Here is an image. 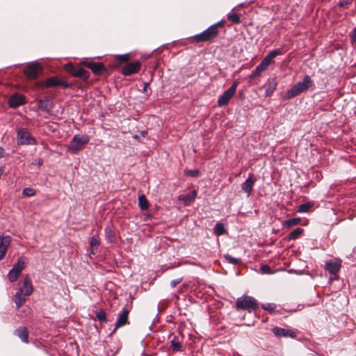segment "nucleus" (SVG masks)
<instances>
[{
  "mask_svg": "<svg viewBox=\"0 0 356 356\" xmlns=\"http://www.w3.org/2000/svg\"><path fill=\"white\" fill-rule=\"evenodd\" d=\"M134 138H138V136H137V135H135V136H134Z\"/></svg>",
  "mask_w": 356,
  "mask_h": 356,
  "instance_id": "nucleus-54",
  "label": "nucleus"
},
{
  "mask_svg": "<svg viewBox=\"0 0 356 356\" xmlns=\"http://www.w3.org/2000/svg\"><path fill=\"white\" fill-rule=\"evenodd\" d=\"M238 86V82L234 81L232 86L226 90L219 97L218 99V106H224L227 104L231 98L234 95L236 88Z\"/></svg>",
  "mask_w": 356,
  "mask_h": 356,
  "instance_id": "nucleus-6",
  "label": "nucleus"
},
{
  "mask_svg": "<svg viewBox=\"0 0 356 356\" xmlns=\"http://www.w3.org/2000/svg\"><path fill=\"white\" fill-rule=\"evenodd\" d=\"M224 257L229 263L234 264V265L238 264L241 262V259L233 257L228 254H225Z\"/></svg>",
  "mask_w": 356,
  "mask_h": 356,
  "instance_id": "nucleus-35",
  "label": "nucleus"
},
{
  "mask_svg": "<svg viewBox=\"0 0 356 356\" xmlns=\"http://www.w3.org/2000/svg\"><path fill=\"white\" fill-rule=\"evenodd\" d=\"M8 105L10 108H16L25 103L24 96L16 92L8 99Z\"/></svg>",
  "mask_w": 356,
  "mask_h": 356,
  "instance_id": "nucleus-12",
  "label": "nucleus"
},
{
  "mask_svg": "<svg viewBox=\"0 0 356 356\" xmlns=\"http://www.w3.org/2000/svg\"><path fill=\"white\" fill-rule=\"evenodd\" d=\"M38 106L42 111L49 113L52 108V103L49 97H45L38 102Z\"/></svg>",
  "mask_w": 356,
  "mask_h": 356,
  "instance_id": "nucleus-18",
  "label": "nucleus"
},
{
  "mask_svg": "<svg viewBox=\"0 0 356 356\" xmlns=\"http://www.w3.org/2000/svg\"><path fill=\"white\" fill-rule=\"evenodd\" d=\"M17 139L18 145H20L36 144V140L26 129H20L17 131Z\"/></svg>",
  "mask_w": 356,
  "mask_h": 356,
  "instance_id": "nucleus-7",
  "label": "nucleus"
},
{
  "mask_svg": "<svg viewBox=\"0 0 356 356\" xmlns=\"http://www.w3.org/2000/svg\"><path fill=\"white\" fill-rule=\"evenodd\" d=\"M341 268L339 261H329L325 263V270L332 275H336Z\"/></svg>",
  "mask_w": 356,
  "mask_h": 356,
  "instance_id": "nucleus-16",
  "label": "nucleus"
},
{
  "mask_svg": "<svg viewBox=\"0 0 356 356\" xmlns=\"http://www.w3.org/2000/svg\"><path fill=\"white\" fill-rule=\"evenodd\" d=\"M272 62L271 58H270L268 54L266 56V57L262 60V61L260 63V64L266 70L268 66Z\"/></svg>",
  "mask_w": 356,
  "mask_h": 356,
  "instance_id": "nucleus-41",
  "label": "nucleus"
},
{
  "mask_svg": "<svg viewBox=\"0 0 356 356\" xmlns=\"http://www.w3.org/2000/svg\"><path fill=\"white\" fill-rule=\"evenodd\" d=\"M42 163H43V161L40 159H38L35 160L34 162H33V164H35V165H38L39 166L42 165Z\"/></svg>",
  "mask_w": 356,
  "mask_h": 356,
  "instance_id": "nucleus-48",
  "label": "nucleus"
},
{
  "mask_svg": "<svg viewBox=\"0 0 356 356\" xmlns=\"http://www.w3.org/2000/svg\"><path fill=\"white\" fill-rule=\"evenodd\" d=\"M261 307L266 311L273 312L275 310V309L276 308V305L274 303L268 302V303L263 304L261 305Z\"/></svg>",
  "mask_w": 356,
  "mask_h": 356,
  "instance_id": "nucleus-38",
  "label": "nucleus"
},
{
  "mask_svg": "<svg viewBox=\"0 0 356 356\" xmlns=\"http://www.w3.org/2000/svg\"><path fill=\"white\" fill-rule=\"evenodd\" d=\"M138 206L142 211H147L149 209V202L143 194L138 196Z\"/></svg>",
  "mask_w": 356,
  "mask_h": 356,
  "instance_id": "nucleus-23",
  "label": "nucleus"
},
{
  "mask_svg": "<svg viewBox=\"0 0 356 356\" xmlns=\"http://www.w3.org/2000/svg\"><path fill=\"white\" fill-rule=\"evenodd\" d=\"M100 244V241L98 235L93 236L90 241V245L91 248H97Z\"/></svg>",
  "mask_w": 356,
  "mask_h": 356,
  "instance_id": "nucleus-37",
  "label": "nucleus"
},
{
  "mask_svg": "<svg viewBox=\"0 0 356 356\" xmlns=\"http://www.w3.org/2000/svg\"><path fill=\"white\" fill-rule=\"evenodd\" d=\"M19 275H20L19 272H18L17 270H15V268H12L8 273V280L11 282H14L17 281Z\"/></svg>",
  "mask_w": 356,
  "mask_h": 356,
  "instance_id": "nucleus-27",
  "label": "nucleus"
},
{
  "mask_svg": "<svg viewBox=\"0 0 356 356\" xmlns=\"http://www.w3.org/2000/svg\"><path fill=\"white\" fill-rule=\"evenodd\" d=\"M33 291V287L31 281L28 275L23 279L22 284H19L18 292L22 293L24 296H30Z\"/></svg>",
  "mask_w": 356,
  "mask_h": 356,
  "instance_id": "nucleus-8",
  "label": "nucleus"
},
{
  "mask_svg": "<svg viewBox=\"0 0 356 356\" xmlns=\"http://www.w3.org/2000/svg\"><path fill=\"white\" fill-rule=\"evenodd\" d=\"M15 334L21 339V340L24 343L29 342V332L27 328L24 326H21L18 327L15 331Z\"/></svg>",
  "mask_w": 356,
  "mask_h": 356,
  "instance_id": "nucleus-19",
  "label": "nucleus"
},
{
  "mask_svg": "<svg viewBox=\"0 0 356 356\" xmlns=\"http://www.w3.org/2000/svg\"><path fill=\"white\" fill-rule=\"evenodd\" d=\"M254 182L255 179L252 177V176L250 175L248 179L243 183L241 188L242 190L247 193V197L250 196Z\"/></svg>",
  "mask_w": 356,
  "mask_h": 356,
  "instance_id": "nucleus-15",
  "label": "nucleus"
},
{
  "mask_svg": "<svg viewBox=\"0 0 356 356\" xmlns=\"http://www.w3.org/2000/svg\"><path fill=\"white\" fill-rule=\"evenodd\" d=\"M105 232V237L107 242L110 243H115L116 241V236L114 231L110 227H106L104 229Z\"/></svg>",
  "mask_w": 356,
  "mask_h": 356,
  "instance_id": "nucleus-20",
  "label": "nucleus"
},
{
  "mask_svg": "<svg viewBox=\"0 0 356 356\" xmlns=\"http://www.w3.org/2000/svg\"><path fill=\"white\" fill-rule=\"evenodd\" d=\"M129 314V310L127 308H123V309L119 313L113 332H115L119 327L129 323L128 320Z\"/></svg>",
  "mask_w": 356,
  "mask_h": 356,
  "instance_id": "nucleus-9",
  "label": "nucleus"
},
{
  "mask_svg": "<svg viewBox=\"0 0 356 356\" xmlns=\"http://www.w3.org/2000/svg\"><path fill=\"white\" fill-rule=\"evenodd\" d=\"M303 232V229L298 227L293 230L288 236L289 240H295L298 238Z\"/></svg>",
  "mask_w": 356,
  "mask_h": 356,
  "instance_id": "nucleus-28",
  "label": "nucleus"
},
{
  "mask_svg": "<svg viewBox=\"0 0 356 356\" xmlns=\"http://www.w3.org/2000/svg\"><path fill=\"white\" fill-rule=\"evenodd\" d=\"M70 72L74 76L83 80H87L90 77V72L83 67L72 66Z\"/></svg>",
  "mask_w": 356,
  "mask_h": 356,
  "instance_id": "nucleus-14",
  "label": "nucleus"
},
{
  "mask_svg": "<svg viewBox=\"0 0 356 356\" xmlns=\"http://www.w3.org/2000/svg\"><path fill=\"white\" fill-rule=\"evenodd\" d=\"M352 40L356 42V26L354 28L352 32Z\"/></svg>",
  "mask_w": 356,
  "mask_h": 356,
  "instance_id": "nucleus-47",
  "label": "nucleus"
},
{
  "mask_svg": "<svg viewBox=\"0 0 356 356\" xmlns=\"http://www.w3.org/2000/svg\"><path fill=\"white\" fill-rule=\"evenodd\" d=\"M90 140V137L87 135L76 134L74 136L68 146V151L71 154L78 153L83 146Z\"/></svg>",
  "mask_w": 356,
  "mask_h": 356,
  "instance_id": "nucleus-3",
  "label": "nucleus"
},
{
  "mask_svg": "<svg viewBox=\"0 0 356 356\" xmlns=\"http://www.w3.org/2000/svg\"><path fill=\"white\" fill-rule=\"evenodd\" d=\"M26 300V299L22 293L18 291L15 293L14 296V301L17 309L21 307L25 303Z\"/></svg>",
  "mask_w": 356,
  "mask_h": 356,
  "instance_id": "nucleus-21",
  "label": "nucleus"
},
{
  "mask_svg": "<svg viewBox=\"0 0 356 356\" xmlns=\"http://www.w3.org/2000/svg\"><path fill=\"white\" fill-rule=\"evenodd\" d=\"M195 196H196V191H193L191 193L184 195L183 197L181 198V200L182 201H184L186 204H189V203L193 202L195 199Z\"/></svg>",
  "mask_w": 356,
  "mask_h": 356,
  "instance_id": "nucleus-25",
  "label": "nucleus"
},
{
  "mask_svg": "<svg viewBox=\"0 0 356 356\" xmlns=\"http://www.w3.org/2000/svg\"><path fill=\"white\" fill-rule=\"evenodd\" d=\"M96 318L100 323H106L107 321L106 312L103 309L99 310L96 313Z\"/></svg>",
  "mask_w": 356,
  "mask_h": 356,
  "instance_id": "nucleus-32",
  "label": "nucleus"
},
{
  "mask_svg": "<svg viewBox=\"0 0 356 356\" xmlns=\"http://www.w3.org/2000/svg\"><path fill=\"white\" fill-rule=\"evenodd\" d=\"M129 59V54H123V55H120V60H121V61H122V62H126V61H127Z\"/></svg>",
  "mask_w": 356,
  "mask_h": 356,
  "instance_id": "nucleus-44",
  "label": "nucleus"
},
{
  "mask_svg": "<svg viewBox=\"0 0 356 356\" xmlns=\"http://www.w3.org/2000/svg\"><path fill=\"white\" fill-rule=\"evenodd\" d=\"M141 67V63L140 61H134L127 63L122 69V74L124 76H129L138 72Z\"/></svg>",
  "mask_w": 356,
  "mask_h": 356,
  "instance_id": "nucleus-10",
  "label": "nucleus"
},
{
  "mask_svg": "<svg viewBox=\"0 0 356 356\" xmlns=\"http://www.w3.org/2000/svg\"><path fill=\"white\" fill-rule=\"evenodd\" d=\"M241 16L236 13H229L227 15V19L231 21L233 24H238L240 23Z\"/></svg>",
  "mask_w": 356,
  "mask_h": 356,
  "instance_id": "nucleus-33",
  "label": "nucleus"
},
{
  "mask_svg": "<svg viewBox=\"0 0 356 356\" xmlns=\"http://www.w3.org/2000/svg\"><path fill=\"white\" fill-rule=\"evenodd\" d=\"M301 219L300 218H293L284 220L282 222V225L284 227L289 228L293 226L297 225L300 223Z\"/></svg>",
  "mask_w": 356,
  "mask_h": 356,
  "instance_id": "nucleus-24",
  "label": "nucleus"
},
{
  "mask_svg": "<svg viewBox=\"0 0 356 356\" xmlns=\"http://www.w3.org/2000/svg\"><path fill=\"white\" fill-rule=\"evenodd\" d=\"M266 70V69L259 64L251 73L250 78L254 79L261 75V74Z\"/></svg>",
  "mask_w": 356,
  "mask_h": 356,
  "instance_id": "nucleus-26",
  "label": "nucleus"
},
{
  "mask_svg": "<svg viewBox=\"0 0 356 356\" xmlns=\"http://www.w3.org/2000/svg\"><path fill=\"white\" fill-rule=\"evenodd\" d=\"M27 262V259L24 257H21L18 259L17 262L14 264L13 266V268H15L18 272L21 273L22 270H24L26 267V264Z\"/></svg>",
  "mask_w": 356,
  "mask_h": 356,
  "instance_id": "nucleus-22",
  "label": "nucleus"
},
{
  "mask_svg": "<svg viewBox=\"0 0 356 356\" xmlns=\"http://www.w3.org/2000/svg\"><path fill=\"white\" fill-rule=\"evenodd\" d=\"M60 86H64V87H67V83H63V82H61V85H60Z\"/></svg>",
  "mask_w": 356,
  "mask_h": 356,
  "instance_id": "nucleus-51",
  "label": "nucleus"
},
{
  "mask_svg": "<svg viewBox=\"0 0 356 356\" xmlns=\"http://www.w3.org/2000/svg\"><path fill=\"white\" fill-rule=\"evenodd\" d=\"M314 206L312 202H306L305 204H300L298 208V211L300 213H307L309 211V209Z\"/></svg>",
  "mask_w": 356,
  "mask_h": 356,
  "instance_id": "nucleus-30",
  "label": "nucleus"
},
{
  "mask_svg": "<svg viewBox=\"0 0 356 356\" xmlns=\"http://www.w3.org/2000/svg\"><path fill=\"white\" fill-rule=\"evenodd\" d=\"M283 54L282 50L281 49H277L275 50L270 51L268 56L271 58L273 60L274 58H275L277 56L282 55Z\"/></svg>",
  "mask_w": 356,
  "mask_h": 356,
  "instance_id": "nucleus-40",
  "label": "nucleus"
},
{
  "mask_svg": "<svg viewBox=\"0 0 356 356\" xmlns=\"http://www.w3.org/2000/svg\"><path fill=\"white\" fill-rule=\"evenodd\" d=\"M185 175L187 177H196L200 174L199 170H186L184 172Z\"/></svg>",
  "mask_w": 356,
  "mask_h": 356,
  "instance_id": "nucleus-39",
  "label": "nucleus"
},
{
  "mask_svg": "<svg viewBox=\"0 0 356 356\" xmlns=\"http://www.w3.org/2000/svg\"><path fill=\"white\" fill-rule=\"evenodd\" d=\"M146 134H147V132H146V131H142V132H141V134H142L143 136H144Z\"/></svg>",
  "mask_w": 356,
  "mask_h": 356,
  "instance_id": "nucleus-52",
  "label": "nucleus"
},
{
  "mask_svg": "<svg viewBox=\"0 0 356 356\" xmlns=\"http://www.w3.org/2000/svg\"><path fill=\"white\" fill-rule=\"evenodd\" d=\"M214 232L217 236H221L226 233L224 225L221 222H217L213 228Z\"/></svg>",
  "mask_w": 356,
  "mask_h": 356,
  "instance_id": "nucleus-29",
  "label": "nucleus"
},
{
  "mask_svg": "<svg viewBox=\"0 0 356 356\" xmlns=\"http://www.w3.org/2000/svg\"><path fill=\"white\" fill-rule=\"evenodd\" d=\"M344 5H345V3H344V2H341V3H340V6H343Z\"/></svg>",
  "mask_w": 356,
  "mask_h": 356,
  "instance_id": "nucleus-53",
  "label": "nucleus"
},
{
  "mask_svg": "<svg viewBox=\"0 0 356 356\" xmlns=\"http://www.w3.org/2000/svg\"><path fill=\"white\" fill-rule=\"evenodd\" d=\"M5 156V150L3 147H0V159Z\"/></svg>",
  "mask_w": 356,
  "mask_h": 356,
  "instance_id": "nucleus-49",
  "label": "nucleus"
},
{
  "mask_svg": "<svg viewBox=\"0 0 356 356\" xmlns=\"http://www.w3.org/2000/svg\"><path fill=\"white\" fill-rule=\"evenodd\" d=\"M35 190L30 187L25 188L22 191V195L26 197H32L35 195Z\"/></svg>",
  "mask_w": 356,
  "mask_h": 356,
  "instance_id": "nucleus-36",
  "label": "nucleus"
},
{
  "mask_svg": "<svg viewBox=\"0 0 356 356\" xmlns=\"http://www.w3.org/2000/svg\"><path fill=\"white\" fill-rule=\"evenodd\" d=\"M274 335L278 338L281 337H290L295 338L296 337V333L290 329H285L280 327H275L272 330Z\"/></svg>",
  "mask_w": 356,
  "mask_h": 356,
  "instance_id": "nucleus-11",
  "label": "nucleus"
},
{
  "mask_svg": "<svg viewBox=\"0 0 356 356\" xmlns=\"http://www.w3.org/2000/svg\"><path fill=\"white\" fill-rule=\"evenodd\" d=\"M212 26H215V28L217 29V30H219V27H223L224 26V22L223 21H220L214 24H213Z\"/></svg>",
  "mask_w": 356,
  "mask_h": 356,
  "instance_id": "nucleus-45",
  "label": "nucleus"
},
{
  "mask_svg": "<svg viewBox=\"0 0 356 356\" xmlns=\"http://www.w3.org/2000/svg\"><path fill=\"white\" fill-rule=\"evenodd\" d=\"M183 278L181 277V278H178V279H176V280H173L170 282V286L172 288H174L178 284H179L180 282H181Z\"/></svg>",
  "mask_w": 356,
  "mask_h": 356,
  "instance_id": "nucleus-42",
  "label": "nucleus"
},
{
  "mask_svg": "<svg viewBox=\"0 0 356 356\" xmlns=\"http://www.w3.org/2000/svg\"><path fill=\"white\" fill-rule=\"evenodd\" d=\"M86 65L95 74H101L104 70V66L102 63L87 62Z\"/></svg>",
  "mask_w": 356,
  "mask_h": 356,
  "instance_id": "nucleus-17",
  "label": "nucleus"
},
{
  "mask_svg": "<svg viewBox=\"0 0 356 356\" xmlns=\"http://www.w3.org/2000/svg\"><path fill=\"white\" fill-rule=\"evenodd\" d=\"M60 85H61V81L56 77L49 78L45 82V86L47 87L58 86Z\"/></svg>",
  "mask_w": 356,
  "mask_h": 356,
  "instance_id": "nucleus-31",
  "label": "nucleus"
},
{
  "mask_svg": "<svg viewBox=\"0 0 356 356\" xmlns=\"http://www.w3.org/2000/svg\"><path fill=\"white\" fill-rule=\"evenodd\" d=\"M171 347L173 351H179L181 348V343L177 339V337H175L171 341Z\"/></svg>",
  "mask_w": 356,
  "mask_h": 356,
  "instance_id": "nucleus-34",
  "label": "nucleus"
},
{
  "mask_svg": "<svg viewBox=\"0 0 356 356\" xmlns=\"http://www.w3.org/2000/svg\"><path fill=\"white\" fill-rule=\"evenodd\" d=\"M218 33L219 30H217L215 26H210L203 32L194 35L193 38L196 42H207L216 38Z\"/></svg>",
  "mask_w": 356,
  "mask_h": 356,
  "instance_id": "nucleus-4",
  "label": "nucleus"
},
{
  "mask_svg": "<svg viewBox=\"0 0 356 356\" xmlns=\"http://www.w3.org/2000/svg\"><path fill=\"white\" fill-rule=\"evenodd\" d=\"M235 307L237 310H247L251 312L258 308V304L253 297L243 296L237 299Z\"/></svg>",
  "mask_w": 356,
  "mask_h": 356,
  "instance_id": "nucleus-2",
  "label": "nucleus"
},
{
  "mask_svg": "<svg viewBox=\"0 0 356 356\" xmlns=\"http://www.w3.org/2000/svg\"><path fill=\"white\" fill-rule=\"evenodd\" d=\"M261 269L262 272L264 273L269 274L271 273L270 268L267 265L262 266Z\"/></svg>",
  "mask_w": 356,
  "mask_h": 356,
  "instance_id": "nucleus-43",
  "label": "nucleus"
},
{
  "mask_svg": "<svg viewBox=\"0 0 356 356\" xmlns=\"http://www.w3.org/2000/svg\"><path fill=\"white\" fill-rule=\"evenodd\" d=\"M273 90H274V88H268V89L266 90V96L270 95L273 93Z\"/></svg>",
  "mask_w": 356,
  "mask_h": 356,
  "instance_id": "nucleus-46",
  "label": "nucleus"
},
{
  "mask_svg": "<svg viewBox=\"0 0 356 356\" xmlns=\"http://www.w3.org/2000/svg\"><path fill=\"white\" fill-rule=\"evenodd\" d=\"M42 72V67L39 63H29L24 70V74L29 80H33L38 78L39 74Z\"/></svg>",
  "mask_w": 356,
  "mask_h": 356,
  "instance_id": "nucleus-5",
  "label": "nucleus"
},
{
  "mask_svg": "<svg viewBox=\"0 0 356 356\" xmlns=\"http://www.w3.org/2000/svg\"><path fill=\"white\" fill-rule=\"evenodd\" d=\"M313 86V81L309 75H305L302 81L294 84L286 93V99H291Z\"/></svg>",
  "mask_w": 356,
  "mask_h": 356,
  "instance_id": "nucleus-1",
  "label": "nucleus"
},
{
  "mask_svg": "<svg viewBox=\"0 0 356 356\" xmlns=\"http://www.w3.org/2000/svg\"><path fill=\"white\" fill-rule=\"evenodd\" d=\"M11 241L12 239L10 236H0V260L5 257Z\"/></svg>",
  "mask_w": 356,
  "mask_h": 356,
  "instance_id": "nucleus-13",
  "label": "nucleus"
},
{
  "mask_svg": "<svg viewBox=\"0 0 356 356\" xmlns=\"http://www.w3.org/2000/svg\"><path fill=\"white\" fill-rule=\"evenodd\" d=\"M149 83H144V86H143V91L144 92H146L147 91V88L148 86Z\"/></svg>",
  "mask_w": 356,
  "mask_h": 356,
  "instance_id": "nucleus-50",
  "label": "nucleus"
}]
</instances>
